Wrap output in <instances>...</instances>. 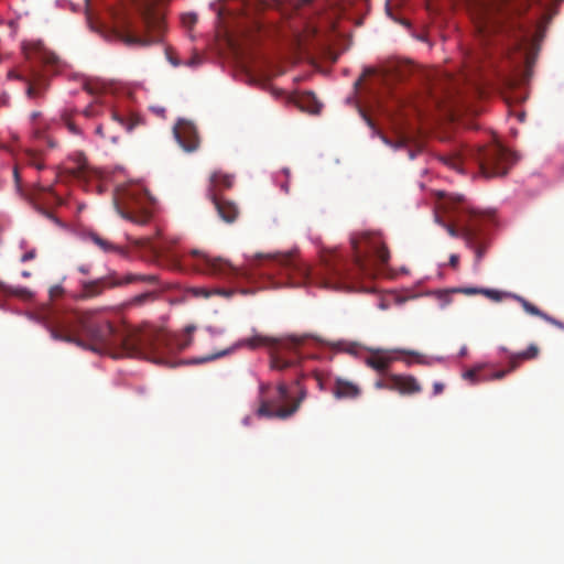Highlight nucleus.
<instances>
[{
	"label": "nucleus",
	"instance_id": "1",
	"mask_svg": "<svg viewBox=\"0 0 564 564\" xmlns=\"http://www.w3.org/2000/svg\"><path fill=\"white\" fill-rule=\"evenodd\" d=\"M354 251V270H346L343 264L326 260L323 268L312 271L310 267L292 254L258 253L249 260L246 267H235L221 257H214L205 251L193 249L184 258L186 265L195 271L213 276L234 281L237 279L252 280L256 276L273 279L275 273L281 280L272 281L273 288L283 285L300 286L316 283L322 288L340 290L348 285L357 275L371 278L376 274L375 261L387 264L390 259L389 250L380 235L375 232L354 234L350 238Z\"/></svg>",
	"mask_w": 564,
	"mask_h": 564
},
{
	"label": "nucleus",
	"instance_id": "2",
	"mask_svg": "<svg viewBox=\"0 0 564 564\" xmlns=\"http://www.w3.org/2000/svg\"><path fill=\"white\" fill-rule=\"evenodd\" d=\"M44 326L54 340L74 344L96 354L112 358L143 357L163 362L169 355L186 349L192 343L194 326H187L182 335L163 330L124 333L109 321L96 319L90 312L72 314H47Z\"/></svg>",
	"mask_w": 564,
	"mask_h": 564
},
{
	"label": "nucleus",
	"instance_id": "3",
	"mask_svg": "<svg viewBox=\"0 0 564 564\" xmlns=\"http://www.w3.org/2000/svg\"><path fill=\"white\" fill-rule=\"evenodd\" d=\"M443 160L458 172H464L469 164H475L484 177L490 178L505 176L513 164L514 156L501 144L491 143L484 147H463Z\"/></svg>",
	"mask_w": 564,
	"mask_h": 564
},
{
	"label": "nucleus",
	"instance_id": "4",
	"mask_svg": "<svg viewBox=\"0 0 564 564\" xmlns=\"http://www.w3.org/2000/svg\"><path fill=\"white\" fill-rule=\"evenodd\" d=\"M159 0H135L140 13V24L129 26L121 33L127 45L150 46L160 43L165 30L164 17L156 10Z\"/></svg>",
	"mask_w": 564,
	"mask_h": 564
},
{
	"label": "nucleus",
	"instance_id": "5",
	"mask_svg": "<svg viewBox=\"0 0 564 564\" xmlns=\"http://www.w3.org/2000/svg\"><path fill=\"white\" fill-rule=\"evenodd\" d=\"M442 208L451 217L452 223L444 224L448 235L463 239L465 229H476L482 221L481 215L476 212L463 196H448L442 203Z\"/></svg>",
	"mask_w": 564,
	"mask_h": 564
},
{
	"label": "nucleus",
	"instance_id": "6",
	"mask_svg": "<svg viewBox=\"0 0 564 564\" xmlns=\"http://www.w3.org/2000/svg\"><path fill=\"white\" fill-rule=\"evenodd\" d=\"M295 386L299 389V395L292 399L288 386L284 382H280L276 388V398L273 400L263 399L257 415L280 420L292 416L306 398V390L300 386V380L295 381Z\"/></svg>",
	"mask_w": 564,
	"mask_h": 564
},
{
	"label": "nucleus",
	"instance_id": "7",
	"mask_svg": "<svg viewBox=\"0 0 564 564\" xmlns=\"http://www.w3.org/2000/svg\"><path fill=\"white\" fill-rule=\"evenodd\" d=\"M137 282L158 284L159 278L155 274L138 273H127L121 276L116 271H110L105 276L83 282L79 299L86 300L97 297L104 294L106 290L116 289Z\"/></svg>",
	"mask_w": 564,
	"mask_h": 564
},
{
	"label": "nucleus",
	"instance_id": "8",
	"mask_svg": "<svg viewBox=\"0 0 564 564\" xmlns=\"http://www.w3.org/2000/svg\"><path fill=\"white\" fill-rule=\"evenodd\" d=\"M308 337V335H290L281 338L280 343L271 350V369L283 371L294 367L300 358L297 350Z\"/></svg>",
	"mask_w": 564,
	"mask_h": 564
},
{
	"label": "nucleus",
	"instance_id": "9",
	"mask_svg": "<svg viewBox=\"0 0 564 564\" xmlns=\"http://www.w3.org/2000/svg\"><path fill=\"white\" fill-rule=\"evenodd\" d=\"M480 17L477 19L484 25L495 22L498 13H522L527 10L528 0H475Z\"/></svg>",
	"mask_w": 564,
	"mask_h": 564
},
{
	"label": "nucleus",
	"instance_id": "10",
	"mask_svg": "<svg viewBox=\"0 0 564 564\" xmlns=\"http://www.w3.org/2000/svg\"><path fill=\"white\" fill-rule=\"evenodd\" d=\"M481 294H485L487 297H489L494 301H497V302L501 301L503 297H511L522 306V308L525 311V313L533 315V316L541 317L545 322H547L558 328L564 329V323H562L561 321H557L556 318L552 317L551 315L544 313L543 311H541L539 307H536L534 304H532L531 302H529L527 299H524L521 295L513 294V293H502L500 291L490 290V289H484L481 291Z\"/></svg>",
	"mask_w": 564,
	"mask_h": 564
},
{
	"label": "nucleus",
	"instance_id": "11",
	"mask_svg": "<svg viewBox=\"0 0 564 564\" xmlns=\"http://www.w3.org/2000/svg\"><path fill=\"white\" fill-rule=\"evenodd\" d=\"M394 354H403V355H410V356H416L417 354L412 350H405V349H394V350H387V349H372L370 355L365 359V364L376 370L378 373H389L388 370L393 361H395L398 358L394 356Z\"/></svg>",
	"mask_w": 564,
	"mask_h": 564
},
{
	"label": "nucleus",
	"instance_id": "12",
	"mask_svg": "<svg viewBox=\"0 0 564 564\" xmlns=\"http://www.w3.org/2000/svg\"><path fill=\"white\" fill-rule=\"evenodd\" d=\"M463 240L468 249L475 253V267H478L488 249V238L482 230V224L476 229H465Z\"/></svg>",
	"mask_w": 564,
	"mask_h": 564
},
{
	"label": "nucleus",
	"instance_id": "13",
	"mask_svg": "<svg viewBox=\"0 0 564 564\" xmlns=\"http://www.w3.org/2000/svg\"><path fill=\"white\" fill-rule=\"evenodd\" d=\"M174 137L180 147L186 152H194L199 147L197 130L192 122L178 121L174 127Z\"/></svg>",
	"mask_w": 564,
	"mask_h": 564
},
{
	"label": "nucleus",
	"instance_id": "14",
	"mask_svg": "<svg viewBox=\"0 0 564 564\" xmlns=\"http://www.w3.org/2000/svg\"><path fill=\"white\" fill-rule=\"evenodd\" d=\"M142 198L143 197L138 188L128 189L121 198L122 207H120V213L122 217L139 224L145 223L148 219V215H135V209L142 206Z\"/></svg>",
	"mask_w": 564,
	"mask_h": 564
},
{
	"label": "nucleus",
	"instance_id": "15",
	"mask_svg": "<svg viewBox=\"0 0 564 564\" xmlns=\"http://www.w3.org/2000/svg\"><path fill=\"white\" fill-rule=\"evenodd\" d=\"M391 391L400 394H416L422 391V386L417 379L410 375H391Z\"/></svg>",
	"mask_w": 564,
	"mask_h": 564
},
{
	"label": "nucleus",
	"instance_id": "16",
	"mask_svg": "<svg viewBox=\"0 0 564 564\" xmlns=\"http://www.w3.org/2000/svg\"><path fill=\"white\" fill-rule=\"evenodd\" d=\"M25 94L30 99L43 98L48 89V79L39 70L33 69L28 77Z\"/></svg>",
	"mask_w": 564,
	"mask_h": 564
},
{
	"label": "nucleus",
	"instance_id": "17",
	"mask_svg": "<svg viewBox=\"0 0 564 564\" xmlns=\"http://www.w3.org/2000/svg\"><path fill=\"white\" fill-rule=\"evenodd\" d=\"M500 350L508 356L509 372L517 370L523 361L538 358L540 354V348L535 344L529 345L525 350L519 352H510L506 347H501Z\"/></svg>",
	"mask_w": 564,
	"mask_h": 564
},
{
	"label": "nucleus",
	"instance_id": "18",
	"mask_svg": "<svg viewBox=\"0 0 564 564\" xmlns=\"http://www.w3.org/2000/svg\"><path fill=\"white\" fill-rule=\"evenodd\" d=\"M218 216L227 224H232L239 216V209L237 205L228 200L218 194H212L210 197Z\"/></svg>",
	"mask_w": 564,
	"mask_h": 564
},
{
	"label": "nucleus",
	"instance_id": "19",
	"mask_svg": "<svg viewBox=\"0 0 564 564\" xmlns=\"http://www.w3.org/2000/svg\"><path fill=\"white\" fill-rule=\"evenodd\" d=\"M332 392L336 399H357L361 394V389L352 381L337 378L334 382Z\"/></svg>",
	"mask_w": 564,
	"mask_h": 564
},
{
	"label": "nucleus",
	"instance_id": "20",
	"mask_svg": "<svg viewBox=\"0 0 564 564\" xmlns=\"http://www.w3.org/2000/svg\"><path fill=\"white\" fill-rule=\"evenodd\" d=\"M111 119L118 123L124 131L132 132L135 128L143 124L141 117L134 113H122L118 110L111 111Z\"/></svg>",
	"mask_w": 564,
	"mask_h": 564
},
{
	"label": "nucleus",
	"instance_id": "21",
	"mask_svg": "<svg viewBox=\"0 0 564 564\" xmlns=\"http://www.w3.org/2000/svg\"><path fill=\"white\" fill-rule=\"evenodd\" d=\"M41 112H33L31 115V119L33 122V138L39 143L37 147L41 148L42 144L47 145L48 148H55L56 142L45 132V128L41 122H37Z\"/></svg>",
	"mask_w": 564,
	"mask_h": 564
},
{
	"label": "nucleus",
	"instance_id": "22",
	"mask_svg": "<svg viewBox=\"0 0 564 564\" xmlns=\"http://www.w3.org/2000/svg\"><path fill=\"white\" fill-rule=\"evenodd\" d=\"M209 188H208V197H212V194H217V191L230 188L234 184V176L230 174L214 172L209 178Z\"/></svg>",
	"mask_w": 564,
	"mask_h": 564
},
{
	"label": "nucleus",
	"instance_id": "23",
	"mask_svg": "<svg viewBox=\"0 0 564 564\" xmlns=\"http://www.w3.org/2000/svg\"><path fill=\"white\" fill-rule=\"evenodd\" d=\"M281 338H271L262 335H254L250 338L242 339L240 345L247 346L251 349L258 348L260 346H268L270 350H272L279 343Z\"/></svg>",
	"mask_w": 564,
	"mask_h": 564
},
{
	"label": "nucleus",
	"instance_id": "24",
	"mask_svg": "<svg viewBox=\"0 0 564 564\" xmlns=\"http://www.w3.org/2000/svg\"><path fill=\"white\" fill-rule=\"evenodd\" d=\"M156 299V292L149 291L141 294H138L131 297L127 303V307H139L147 303L153 302Z\"/></svg>",
	"mask_w": 564,
	"mask_h": 564
},
{
	"label": "nucleus",
	"instance_id": "25",
	"mask_svg": "<svg viewBox=\"0 0 564 564\" xmlns=\"http://www.w3.org/2000/svg\"><path fill=\"white\" fill-rule=\"evenodd\" d=\"M88 237L98 248H100L105 252H121V249L119 247L108 241L107 239L100 237L96 232L89 234Z\"/></svg>",
	"mask_w": 564,
	"mask_h": 564
},
{
	"label": "nucleus",
	"instance_id": "26",
	"mask_svg": "<svg viewBox=\"0 0 564 564\" xmlns=\"http://www.w3.org/2000/svg\"><path fill=\"white\" fill-rule=\"evenodd\" d=\"M39 57L45 66H51L54 68L61 67V58L52 51L41 48L39 51Z\"/></svg>",
	"mask_w": 564,
	"mask_h": 564
},
{
	"label": "nucleus",
	"instance_id": "27",
	"mask_svg": "<svg viewBox=\"0 0 564 564\" xmlns=\"http://www.w3.org/2000/svg\"><path fill=\"white\" fill-rule=\"evenodd\" d=\"M485 365H477L463 375L464 379L469 380L471 383H478L480 381H487V376L481 375Z\"/></svg>",
	"mask_w": 564,
	"mask_h": 564
},
{
	"label": "nucleus",
	"instance_id": "28",
	"mask_svg": "<svg viewBox=\"0 0 564 564\" xmlns=\"http://www.w3.org/2000/svg\"><path fill=\"white\" fill-rule=\"evenodd\" d=\"M29 163L33 166H35L37 170H41L44 167V164L40 161L37 156V150H28L26 151Z\"/></svg>",
	"mask_w": 564,
	"mask_h": 564
},
{
	"label": "nucleus",
	"instance_id": "29",
	"mask_svg": "<svg viewBox=\"0 0 564 564\" xmlns=\"http://www.w3.org/2000/svg\"><path fill=\"white\" fill-rule=\"evenodd\" d=\"M382 376H384L383 379H379L375 382V388L376 389H387V390H390L391 391V375L392 373H381Z\"/></svg>",
	"mask_w": 564,
	"mask_h": 564
},
{
	"label": "nucleus",
	"instance_id": "30",
	"mask_svg": "<svg viewBox=\"0 0 564 564\" xmlns=\"http://www.w3.org/2000/svg\"><path fill=\"white\" fill-rule=\"evenodd\" d=\"M191 293L196 297L208 299L213 295V289L207 288H193Z\"/></svg>",
	"mask_w": 564,
	"mask_h": 564
},
{
	"label": "nucleus",
	"instance_id": "31",
	"mask_svg": "<svg viewBox=\"0 0 564 564\" xmlns=\"http://www.w3.org/2000/svg\"><path fill=\"white\" fill-rule=\"evenodd\" d=\"M48 294H50V299L52 301H54V300L59 299L61 296H63L64 289L59 284L53 285V286L50 288Z\"/></svg>",
	"mask_w": 564,
	"mask_h": 564
},
{
	"label": "nucleus",
	"instance_id": "32",
	"mask_svg": "<svg viewBox=\"0 0 564 564\" xmlns=\"http://www.w3.org/2000/svg\"><path fill=\"white\" fill-rule=\"evenodd\" d=\"M40 189H41V191H43L44 193L48 194V195L52 197V199H53V202H54L55 204H57V205L63 204V199H62V197H61L59 195H57V194L53 191L52 186H46V187H45V186H42V187H40Z\"/></svg>",
	"mask_w": 564,
	"mask_h": 564
},
{
	"label": "nucleus",
	"instance_id": "33",
	"mask_svg": "<svg viewBox=\"0 0 564 564\" xmlns=\"http://www.w3.org/2000/svg\"><path fill=\"white\" fill-rule=\"evenodd\" d=\"M63 121L65 123V126L67 127V129L73 133V134H80V130L79 128L70 120L69 116L68 115H64L63 116Z\"/></svg>",
	"mask_w": 564,
	"mask_h": 564
},
{
	"label": "nucleus",
	"instance_id": "34",
	"mask_svg": "<svg viewBox=\"0 0 564 564\" xmlns=\"http://www.w3.org/2000/svg\"><path fill=\"white\" fill-rule=\"evenodd\" d=\"M509 372V370L506 368V369H501V370H498V371H495L492 372L490 376H487V381L488 380H501L503 379Z\"/></svg>",
	"mask_w": 564,
	"mask_h": 564
},
{
	"label": "nucleus",
	"instance_id": "35",
	"mask_svg": "<svg viewBox=\"0 0 564 564\" xmlns=\"http://www.w3.org/2000/svg\"><path fill=\"white\" fill-rule=\"evenodd\" d=\"M234 293H235V291L234 290H229V289H221V288L213 289V295H220V296H224L226 299L231 297Z\"/></svg>",
	"mask_w": 564,
	"mask_h": 564
},
{
	"label": "nucleus",
	"instance_id": "36",
	"mask_svg": "<svg viewBox=\"0 0 564 564\" xmlns=\"http://www.w3.org/2000/svg\"><path fill=\"white\" fill-rule=\"evenodd\" d=\"M84 116L87 118H91L98 115V107L94 104L86 107L83 111Z\"/></svg>",
	"mask_w": 564,
	"mask_h": 564
},
{
	"label": "nucleus",
	"instance_id": "37",
	"mask_svg": "<svg viewBox=\"0 0 564 564\" xmlns=\"http://www.w3.org/2000/svg\"><path fill=\"white\" fill-rule=\"evenodd\" d=\"M381 139H382V141H383L386 144H388V145H390V147H392V148H394V149H399V148L404 147V140H399V141H397V142H394V143H393L391 140H389V139H388L387 137H384V135H381Z\"/></svg>",
	"mask_w": 564,
	"mask_h": 564
},
{
	"label": "nucleus",
	"instance_id": "38",
	"mask_svg": "<svg viewBox=\"0 0 564 564\" xmlns=\"http://www.w3.org/2000/svg\"><path fill=\"white\" fill-rule=\"evenodd\" d=\"M96 133L99 134L100 137L102 138H109L111 140V142L116 143L117 140H118V137L117 135H107L104 131V127L101 124H99L97 128H96Z\"/></svg>",
	"mask_w": 564,
	"mask_h": 564
},
{
	"label": "nucleus",
	"instance_id": "39",
	"mask_svg": "<svg viewBox=\"0 0 564 564\" xmlns=\"http://www.w3.org/2000/svg\"><path fill=\"white\" fill-rule=\"evenodd\" d=\"M8 78H9V79H17V80H21V82H23L24 84H25V82H26V79H28V77H25V76H23V75H21V74L17 73L15 70H10V72L8 73Z\"/></svg>",
	"mask_w": 564,
	"mask_h": 564
},
{
	"label": "nucleus",
	"instance_id": "40",
	"mask_svg": "<svg viewBox=\"0 0 564 564\" xmlns=\"http://www.w3.org/2000/svg\"><path fill=\"white\" fill-rule=\"evenodd\" d=\"M224 355H225V352H219V354H216V355L206 356V357H204V358H202V359L195 360V362H196V364H200V362L210 361V360H214V359H216V358H218V357H221V356H224Z\"/></svg>",
	"mask_w": 564,
	"mask_h": 564
},
{
	"label": "nucleus",
	"instance_id": "41",
	"mask_svg": "<svg viewBox=\"0 0 564 564\" xmlns=\"http://www.w3.org/2000/svg\"><path fill=\"white\" fill-rule=\"evenodd\" d=\"M458 263H459V257L458 254H451L449 256V265L453 268V269H457L458 268Z\"/></svg>",
	"mask_w": 564,
	"mask_h": 564
},
{
	"label": "nucleus",
	"instance_id": "42",
	"mask_svg": "<svg viewBox=\"0 0 564 564\" xmlns=\"http://www.w3.org/2000/svg\"><path fill=\"white\" fill-rule=\"evenodd\" d=\"M35 254H36L35 250H30L22 256L21 261L22 262L30 261L35 258Z\"/></svg>",
	"mask_w": 564,
	"mask_h": 564
},
{
	"label": "nucleus",
	"instance_id": "43",
	"mask_svg": "<svg viewBox=\"0 0 564 564\" xmlns=\"http://www.w3.org/2000/svg\"><path fill=\"white\" fill-rule=\"evenodd\" d=\"M482 290L484 289L466 288V289H463L460 292L464 294H467V295H471V294L481 293Z\"/></svg>",
	"mask_w": 564,
	"mask_h": 564
},
{
	"label": "nucleus",
	"instance_id": "44",
	"mask_svg": "<svg viewBox=\"0 0 564 564\" xmlns=\"http://www.w3.org/2000/svg\"><path fill=\"white\" fill-rule=\"evenodd\" d=\"M444 390V384L441 383V382H435L433 384V394L434 395H437V394H441Z\"/></svg>",
	"mask_w": 564,
	"mask_h": 564
},
{
	"label": "nucleus",
	"instance_id": "45",
	"mask_svg": "<svg viewBox=\"0 0 564 564\" xmlns=\"http://www.w3.org/2000/svg\"><path fill=\"white\" fill-rule=\"evenodd\" d=\"M15 295L22 296V297H30L31 292L26 289H20L12 292Z\"/></svg>",
	"mask_w": 564,
	"mask_h": 564
},
{
	"label": "nucleus",
	"instance_id": "46",
	"mask_svg": "<svg viewBox=\"0 0 564 564\" xmlns=\"http://www.w3.org/2000/svg\"><path fill=\"white\" fill-rule=\"evenodd\" d=\"M78 271L83 274H88L90 272V267L86 264L80 265L78 267Z\"/></svg>",
	"mask_w": 564,
	"mask_h": 564
},
{
	"label": "nucleus",
	"instance_id": "47",
	"mask_svg": "<svg viewBox=\"0 0 564 564\" xmlns=\"http://www.w3.org/2000/svg\"><path fill=\"white\" fill-rule=\"evenodd\" d=\"M361 115H362V117H364L365 121L367 122V124H368L369 127H371V128H375V124H373V122H372L371 118H370V117H368V116H367L366 113H364V112H362Z\"/></svg>",
	"mask_w": 564,
	"mask_h": 564
},
{
	"label": "nucleus",
	"instance_id": "48",
	"mask_svg": "<svg viewBox=\"0 0 564 564\" xmlns=\"http://www.w3.org/2000/svg\"><path fill=\"white\" fill-rule=\"evenodd\" d=\"M521 58L525 61V63H529V56L527 53L521 54Z\"/></svg>",
	"mask_w": 564,
	"mask_h": 564
},
{
	"label": "nucleus",
	"instance_id": "49",
	"mask_svg": "<svg viewBox=\"0 0 564 564\" xmlns=\"http://www.w3.org/2000/svg\"><path fill=\"white\" fill-rule=\"evenodd\" d=\"M299 1H300V4H302V6L310 4L312 2V0H299Z\"/></svg>",
	"mask_w": 564,
	"mask_h": 564
},
{
	"label": "nucleus",
	"instance_id": "50",
	"mask_svg": "<svg viewBox=\"0 0 564 564\" xmlns=\"http://www.w3.org/2000/svg\"><path fill=\"white\" fill-rule=\"evenodd\" d=\"M391 18L393 19V17H391ZM394 20H395V21H399V22H400L401 24H403V25L409 26V22H408V21H405V20H397L395 18H394Z\"/></svg>",
	"mask_w": 564,
	"mask_h": 564
},
{
	"label": "nucleus",
	"instance_id": "51",
	"mask_svg": "<svg viewBox=\"0 0 564 564\" xmlns=\"http://www.w3.org/2000/svg\"><path fill=\"white\" fill-rule=\"evenodd\" d=\"M283 173L285 174L286 177H289L290 175V170L289 169H283Z\"/></svg>",
	"mask_w": 564,
	"mask_h": 564
},
{
	"label": "nucleus",
	"instance_id": "52",
	"mask_svg": "<svg viewBox=\"0 0 564 564\" xmlns=\"http://www.w3.org/2000/svg\"><path fill=\"white\" fill-rule=\"evenodd\" d=\"M519 120H520V121H523V120H524V113H523V112L519 113Z\"/></svg>",
	"mask_w": 564,
	"mask_h": 564
},
{
	"label": "nucleus",
	"instance_id": "53",
	"mask_svg": "<svg viewBox=\"0 0 564 564\" xmlns=\"http://www.w3.org/2000/svg\"><path fill=\"white\" fill-rule=\"evenodd\" d=\"M14 177H15L17 181L19 180V173H18L17 169H14Z\"/></svg>",
	"mask_w": 564,
	"mask_h": 564
},
{
	"label": "nucleus",
	"instance_id": "54",
	"mask_svg": "<svg viewBox=\"0 0 564 564\" xmlns=\"http://www.w3.org/2000/svg\"><path fill=\"white\" fill-rule=\"evenodd\" d=\"M0 290H1V291H8V290L6 289V286L3 285V283H1V282H0Z\"/></svg>",
	"mask_w": 564,
	"mask_h": 564
},
{
	"label": "nucleus",
	"instance_id": "55",
	"mask_svg": "<svg viewBox=\"0 0 564 564\" xmlns=\"http://www.w3.org/2000/svg\"><path fill=\"white\" fill-rule=\"evenodd\" d=\"M409 156H410V159H414V153L410 150H409Z\"/></svg>",
	"mask_w": 564,
	"mask_h": 564
},
{
	"label": "nucleus",
	"instance_id": "56",
	"mask_svg": "<svg viewBox=\"0 0 564 564\" xmlns=\"http://www.w3.org/2000/svg\"><path fill=\"white\" fill-rule=\"evenodd\" d=\"M22 275L28 278V276H30V273L28 271H24V272H22Z\"/></svg>",
	"mask_w": 564,
	"mask_h": 564
},
{
	"label": "nucleus",
	"instance_id": "57",
	"mask_svg": "<svg viewBox=\"0 0 564 564\" xmlns=\"http://www.w3.org/2000/svg\"><path fill=\"white\" fill-rule=\"evenodd\" d=\"M282 188L284 189V192H288V191H289V188H288V185H286V184H283V185H282Z\"/></svg>",
	"mask_w": 564,
	"mask_h": 564
},
{
	"label": "nucleus",
	"instance_id": "58",
	"mask_svg": "<svg viewBox=\"0 0 564 564\" xmlns=\"http://www.w3.org/2000/svg\"><path fill=\"white\" fill-rule=\"evenodd\" d=\"M307 98H308V99H314L315 97H314V95H313V94H310V95L307 96Z\"/></svg>",
	"mask_w": 564,
	"mask_h": 564
},
{
	"label": "nucleus",
	"instance_id": "59",
	"mask_svg": "<svg viewBox=\"0 0 564 564\" xmlns=\"http://www.w3.org/2000/svg\"><path fill=\"white\" fill-rule=\"evenodd\" d=\"M243 422H245V424H248L249 417H246Z\"/></svg>",
	"mask_w": 564,
	"mask_h": 564
},
{
	"label": "nucleus",
	"instance_id": "60",
	"mask_svg": "<svg viewBox=\"0 0 564 564\" xmlns=\"http://www.w3.org/2000/svg\"><path fill=\"white\" fill-rule=\"evenodd\" d=\"M361 80H362V78H359V79L357 80L356 85H359Z\"/></svg>",
	"mask_w": 564,
	"mask_h": 564
},
{
	"label": "nucleus",
	"instance_id": "61",
	"mask_svg": "<svg viewBox=\"0 0 564 564\" xmlns=\"http://www.w3.org/2000/svg\"><path fill=\"white\" fill-rule=\"evenodd\" d=\"M267 388H268V387H264V386H263V387H261V391H262V393L264 392V389H267Z\"/></svg>",
	"mask_w": 564,
	"mask_h": 564
}]
</instances>
